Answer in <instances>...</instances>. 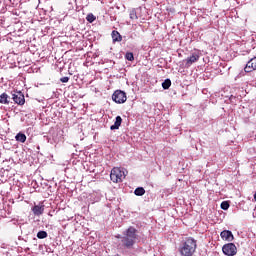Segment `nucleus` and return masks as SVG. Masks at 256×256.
<instances>
[{
    "label": "nucleus",
    "mask_w": 256,
    "mask_h": 256,
    "mask_svg": "<svg viewBox=\"0 0 256 256\" xmlns=\"http://www.w3.org/2000/svg\"><path fill=\"white\" fill-rule=\"evenodd\" d=\"M95 19H97V17H95V15H93L92 13L88 14L86 17V20L88 21V23H93Z\"/></svg>",
    "instance_id": "21"
},
{
    "label": "nucleus",
    "mask_w": 256,
    "mask_h": 256,
    "mask_svg": "<svg viewBox=\"0 0 256 256\" xmlns=\"http://www.w3.org/2000/svg\"><path fill=\"white\" fill-rule=\"evenodd\" d=\"M162 87L163 89H169V87H171V80L170 79L164 80V82L162 83Z\"/></svg>",
    "instance_id": "20"
},
{
    "label": "nucleus",
    "mask_w": 256,
    "mask_h": 256,
    "mask_svg": "<svg viewBox=\"0 0 256 256\" xmlns=\"http://www.w3.org/2000/svg\"><path fill=\"white\" fill-rule=\"evenodd\" d=\"M0 103H2V105H9V95H7V93L0 95Z\"/></svg>",
    "instance_id": "13"
},
{
    "label": "nucleus",
    "mask_w": 256,
    "mask_h": 256,
    "mask_svg": "<svg viewBox=\"0 0 256 256\" xmlns=\"http://www.w3.org/2000/svg\"><path fill=\"white\" fill-rule=\"evenodd\" d=\"M244 71L245 73H253V71H256V57H253L247 62Z\"/></svg>",
    "instance_id": "7"
},
{
    "label": "nucleus",
    "mask_w": 256,
    "mask_h": 256,
    "mask_svg": "<svg viewBox=\"0 0 256 256\" xmlns=\"http://www.w3.org/2000/svg\"><path fill=\"white\" fill-rule=\"evenodd\" d=\"M45 211V205L40 204V205H35L32 208V213H34V215H36L37 217H39V215H43Z\"/></svg>",
    "instance_id": "10"
},
{
    "label": "nucleus",
    "mask_w": 256,
    "mask_h": 256,
    "mask_svg": "<svg viewBox=\"0 0 256 256\" xmlns=\"http://www.w3.org/2000/svg\"><path fill=\"white\" fill-rule=\"evenodd\" d=\"M16 141H18L19 143H25V141H27V136L24 133L19 132L16 136H15Z\"/></svg>",
    "instance_id": "14"
},
{
    "label": "nucleus",
    "mask_w": 256,
    "mask_h": 256,
    "mask_svg": "<svg viewBox=\"0 0 256 256\" xmlns=\"http://www.w3.org/2000/svg\"><path fill=\"white\" fill-rule=\"evenodd\" d=\"M129 16H130V19H132V20H137V19H139V17L137 16V10H135V9H132V10L130 11Z\"/></svg>",
    "instance_id": "18"
},
{
    "label": "nucleus",
    "mask_w": 256,
    "mask_h": 256,
    "mask_svg": "<svg viewBox=\"0 0 256 256\" xmlns=\"http://www.w3.org/2000/svg\"><path fill=\"white\" fill-rule=\"evenodd\" d=\"M113 43H121L123 41V36L117 30H113L111 33Z\"/></svg>",
    "instance_id": "11"
},
{
    "label": "nucleus",
    "mask_w": 256,
    "mask_h": 256,
    "mask_svg": "<svg viewBox=\"0 0 256 256\" xmlns=\"http://www.w3.org/2000/svg\"><path fill=\"white\" fill-rule=\"evenodd\" d=\"M125 59H126L127 61H135V56L133 55L132 52H127V53L125 54Z\"/></svg>",
    "instance_id": "19"
},
{
    "label": "nucleus",
    "mask_w": 256,
    "mask_h": 256,
    "mask_svg": "<svg viewBox=\"0 0 256 256\" xmlns=\"http://www.w3.org/2000/svg\"><path fill=\"white\" fill-rule=\"evenodd\" d=\"M220 237L223 239V241H228L229 243L235 239V236H233V232H231V230H223L220 233Z\"/></svg>",
    "instance_id": "8"
},
{
    "label": "nucleus",
    "mask_w": 256,
    "mask_h": 256,
    "mask_svg": "<svg viewBox=\"0 0 256 256\" xmlns=\"http://www.w3.org/2000/svg\"><path fill=\"white\" fill-rule=\"evenodd\" d=\"M37 237L39 239H47V237H48L47 231H43V230L39 231L37 233Z\"/></svg>",
    "instance_id": "17"
},
{
    "label": "nucleus",
    "mask_w": 256,
    "mask_h": 256,
    "mask_svg": "<svg viewBox=\"0 0 256 256\" xmlns=\"http://www.w3.org/2000/svg\"><path fill=\"white\" fill-rule=\"evenodd\" d=\"M12 99L17 105H25V95H23L21 91L14 92Z\"/></svg>",
    "instance_id": "6"
},
{
    "label": "nucleus",
    "mask_w": 256,
    "mask_h": 256,
    "mask_svg": "<svg viewBox=\"0 0 256 256\" xmlns=\"http://www.w3.org/2000/svg\"><path fill=\"white\" fill-rule=\"evenodd\" d=\"M54 143H60V141H63V131H58L56 136H53Z\"/></svg>",
    "instance_id": "15"
},
{
    "label": "nucleus",
    "mask_w": 256,
    "mask_h": 256,
    "mask_svg": "<svg viewBox=\"0 0 256 256\" xmlns=\"http://www.w3.org/2000/svg\"><path fill=\"white\" fill-rule=\"evenodd\" d=\"M134 194L137 196V197H143V195H145V188L143 187H138L134 190Z\"/></svg>",
    "instance_id": "16"
},
{
    "label": "nucleus",
    "mask_w": 256,
    "mask_h": 256,
    "mask_svg": "<svg viewBox=\"0 0 256 256\" xmlns=\"http://www.w3.org/2000/svg\"><path fill=\"white\" fill-rule=\"evenodd\" d=\"M199 57V53H192L191 56L186 59V67H191L192 63H197Z\"/></svg>",
    "instance_id": "9"
},
{
    "label": "nucleus",
    "mask_w": 256,
    "mask_h": 256,
    "mask_svg": "<svg viewBox=\"0 0 256 256\" xmlns=\"http://www.w3.org/2000/svg\"><path fill=\"white\" fill-rule=\"evenodd\" d=\"M221 209H223V211H227V209H229L230 205L227 201H223L220 205Z\"/></svg>",
    "instance_id": "22"
},
{
    "label": "nucleus",
    "mask_w": 256,
    "mask_h": 256,
    "mask_svg": "<svg viewBox=\"0 0 256 256\" xmlns=\"http://www.w3.org/2000/svg\"><path fill=\"white\" fill-rule=\"evenodd\" d=\"M123 237L121 235L116 236L117 239H121L124 247H127V249L133 247L135 245V241L137 240V229L135 227L130 226L124 233Z\"/></svg>",
    "instance_id": "1"
},
{
    "label": "nucleus",
    "mask_w": 256,
    "mask_h": 256,
    "mask_svg": "<svg viewBox=\"0 0 256 256\" xmlns=\"http://www.w3.org/2000/svg\"><path fill=\"white\" fill-rule=\"evenodd\" d=\"M222 252L227 256H235L237 255V246H235L233 243L224 244L222 247Z\"/></svg>",
    "instance_id": "4"
},
{
    "label": "nucleus",
    "mask_w": 256,
    "mask_h": 256,
    "mask_svg": "<svg viewBox=\"0 0 256 256\" xmlns=\"http://www.w3.org/2000/svg\"><path fill=\"white\" fill-rule=\"evenodd\" d=\"M112 100L118 104L125 103V101H127V94L125 92H123L122 90H116L112 94Z\"/></svg>",
    "instance_id": "5"
},
{
    "label": "nucleus",
    "mask_w": 256,
    "mask_h": 256,
    "mask_svg": "<svg viewBox=\"0 0 256 256\" xmlns=\"http://www.w3.org/2000/svg\"><path fill=\"white\" fill-rule=\"evenodd\" d=\"M127 177V170L124 168H113L110 173V179L113 183H121Z\"/></svg>",
    "instance_id": "3"
},
{
    "label": "nucleus",
    "mask_w": 256,
    "mask_h": 256,
    "mask_svg": "<svg viewBox=\"0 0 256 256\" xmlns=\"http://www.w3.org/2000/svg\"><path fill=\"white\" fill-rule=\"evenodd\" d=\"M61 83H69V77L65 76L60 79Z\"/></svg>",
    "instance_id": "23"
},
{
    "label": "nucleus",
    "mask_w": 256,
    "mask_h": 256,
    "mask_svg": "<svg viewBox=\"0 0 256 256\" xmlns=\"http://www.w3.org/2000/svg\"><path fill=\"white\" fill-rule=\"evenodd\" d=\"M121 123H123V119L121 118V116H117L114 122V125L110 127L111 131H115V129H119V127H121Z\"/></svg>",
    "instance_id": "12"
},
{
    "label": "nucleus",
    "mask_w": 256,
    "mask_h": 256,
    "mask_svg": "<svg viewBox=\"0 0 256 256\" xmlns=\"http://www.w3.org/2000/svg\"><path fill=\"white\" fill-rule=\"evenodd\" d=\"M197 251V240L194 238H187L179 247V253L181 256H192Z\"/></svg>",
    "instance_id": "2"
}]
</instances>
